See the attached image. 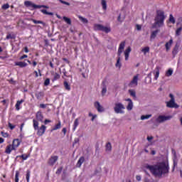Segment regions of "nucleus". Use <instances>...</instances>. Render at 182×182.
<instances>
[{
	"mask_svg": "<svg viewBox=\"0 0 182 182\" xmlns=\"http://www.w3.org/2000/svg\"><path fill=\"white\" fill-rule=\"evenodd\" d=\"M144 168L149 170L154 176H156L157 177H161V176L168 174L170 170L168 162L167 161L159 162L155 165L145 164Z\"/></svg>",
	"mask_w": 182,
	"mask_h": 182,
	"instance_id": "nucleus-1",
	"label": "nucleus"
},
{
	"mask_svg": "<svg viewBox=\"0 0 182 182\" xmlns=\"http://www.w3.org/2000/svg\"><path fill=\"white\" fill-rule=\"evenodd\" d=\"M164 19H166V16L164 15V11H158L156 12V16L155 17V22L154 23L152 28H161L164 26Z\"/></svg>",
	"mask_w": 182,
	"mask_h": 182,
	"instance_id": "nucleus-2",
	"label": "nucleus"
},
{
	"mask_svg": "<svg viewBox=\"0 0 182 182\" xmlns=\"http://www.w3.org/2000/svg\"><path fill=\"white\" fill-rule=\"evenodd\" d=\"M124 105L122 102H115L114 107V112L117 113V114H124Z\"/></svg>",
	"mask_w": 182,
	"mask_h": 182,
	"instance_id": "nucleus-3",
	"label": "nucleus"
},
{
	"mask_svg": "<svg viewBox=\"0 0 182 182\" xmlns=\"http://www.w3.org/2000/svg\"><path fill=\"white\" fill-rule=\"evenodd\" d=\"M24 5L25 6H26L27 8H31V11H33V9H39L41 8H49L47 6L45 5H36L35 4H33L32 1H26L24 2Z\"/></svg>",
	"mask_w": 182,
	"mask_h": 182,
	"instance_id": "nucleus-4",
	"label": "nucleus"
},
{
	"mask_svg": "<svg viewBox=\"0 0 182 182\" xmlns=\"http://www.w3.org/2000/svg\"><path fill=\"white\" fill-rule=\"evenodd\" d=\"M126 46V42L122 41L119 46L118 51H117V59L122 60L123 59V56L122 53L124 52V47Z\"/></svg>",
	"mask_w": 182,
	"mask_h": 182,
	"instance_id": "nucleus-5",
	"label": "nucleus"
},
{
	"mask_svg": "<svg viewBox=\"0 0 182 182\" xmlns=\"http://www.w3.org/2000/svg\"><path fill=\"white\" fill-rule=\"evenodd\" d=\"M169 97H171V100L169 102H166V106L167 107H175L176 109H177V107H178V105H177V104H176L175 100H174V95H173V94H170Z\"/></svg>",
	"mask_w": 182,
	"mask_h": 182,
	"instance_id": "nucleus-6",
	"label": "nucleus"
},
{
	"mask_svg": "<svg viewBox=\"0 0 182 182\" xmlns=\"http://www.w3.org/2000/svg\"><path fill=\"white\" fill-rule=\"evenodd\" d=\"M173 119L172 116H164V115H159L156 119V123H164V122H167V120H171Z\"/></svg>",
	"mask_w": 182,
	"mask_h": 182,
	"instance_id": "nucleus-7",
	"label": "nucleus"
},
{
	"mask_svg": "<svg viewBox=\"0 0 182 182\" xmlns=\"http://www.w3.org/2000/svg\"><path fill=\"white\" fill-rule=\"evenodd\" d=\"M139 74L135 75L129 83V87H136L139 85Z\"/></svg>",
	"mask_w": 182,
	"mask_h": 182,
	"instance_id": "nucleus-8",
	"label": "nucleus"
},
{
	"mask_svg": "<svg viewBox=\"0 0 182 182\" xmlns=\"http://www.w3.org/2000/svg\"><path fill=\"white\" fill-rule=\"evenodd\" d=\"M37 130L38 136H43V134H45V132H46V127L45 125H41V127Z\"/></svg>",
	"mask_w": 182,
	"mask_h": 182,
	"instance_id": "nucleus-9",
	"label": "nucleus"
},
{
	"mask_svg": "<svg viewBox=\"0 0 182 182\" xmlns=\"http://www.w3.org/2000/svg\"><path fill=\"white\" fill-rule=\"evenodd\" d=\"M125 102H128L127 109L129 112L130 110H133V101H132V99L130 98L125 99Z\"/></svg>",
	"mask_w": 182,
	"mask_h": 182,
	"instance_id": "nucleus-10",
	"label": "nucleus"
},
{
	"mask_svg": "<svg viewBox=\"0 0 182 182\" xmlns=\"http://www.w3.org/2000/svg\"><path fill=\"white\" fill-rule=\"evenodd\" d=\"M58 157L57 156H51L48 160L49 166H53L58 161Z\"/></svg>",
	"mask_w": 182,
	"mask_h": 182,
	"instance_id": "nucleus-11",
	"label": "nucleus"
},
{
	"mask_svg": "<svg viewBox=\"0 0 182 182\" xmlns=\"http://www.w3.org/2000/svg\"><path fill=\"white\" fill-rule=\"evenodd\" d=\"M13 150H15V149L12 146V144H9L6 146L4 153H6V154H11Z\"/></svg>",
	"mask_w": 182,
	"mask_h": 182,
	"instance_id": "nucleus-12",
	"label": "nucleus"
},
{
	"mask_svg": "<svg viewBox=\"0 0 182 182\" xmlns=\"http://www.w3.org/2000/svg\"><path fill=\"white\" fill-rule=\"evenodd\" d=\"M20 145L21 141L18 139L13 140L11 146H13V148H14L15 150H16V149L18 148Z\"/></svg>",
	"mask_w": 182,
	"mask_h": 182,
	"instance_id": "nucleus-13",
	"label": "nucleus"
},
{
	"mask_svg": "<svg viewBox=\"0 0 182 182\" xmlns=\"http://www.w3.org/2000/svg\"><path fill=\"white\" fill-rule=\"evenodd\" d=\"M130 52H132V48L128 47L124 52L125 56V60H129V56L130 55Z\"/></svg>",
	"mask_w": 182,
	"mask_h": 182,
	"instance_id": "nucleus-14",
	"label": "nucleus"
},
{
	"mask_svg": "<svg viewBox=\"0 0 182 182\" xmlns=\"http://www.w3.org/2000/svg\"><path fill=\"white\" fill-rule=\"evenodd\" d=\"M95 107H96L97 112H105V108L102 105H100V102H97L95 103Z\"/></svg>",
	"mask_w": 182,
	"mask_h": 182,
	"instance_id": "nucleus-15",
	"label": "nucleus"
},
{
	"mask_svg": "<svg viewBox=\"0 0 182 182\" xmlns=\"http://www.w3.org/2000/svg\"><path fill=\"white\" fill-rule=\"evenodd\" d=\"M154 80H157L159 79V76H160V68L156 67L154 71Z\"/></svg>",
	"mask_w": 182,
	"mask_h": 182,
	"instance_id": "nucleus-16",
	"label": "nucleus"
},
{
	"mask_svg": "<svg viewBox=\"0 0 182 182\" xmlns=\"http://www.w3.org/2000/svg\"><path fill=\"white\" fill-rule=\"evenodd\" d=\"M171 45H173V39L169 40V41L165 44L166 52H168V50L171 49Z\"/></svg>",
	"mask_w": 182,
	"mask_h": 182,
	"instance_id": "nucleus-17",
	"label": "nucleus"
},
{
	"mask_svg": "<svg viewBox=\"0 0 182 182\" xmlns=\"http://www.w3.org/2000/svg\"><path fill=\"white\" fill-rule=\"evenodd\" d=\"M159 32H160V30L157 29L151 33V36H150L151 41H153V39H156V36H157Z\"/></svg>",
	"mask_w": 182,
	"mask_h": 182,
	"instance_id": "nucleus-18",
	"label": "nucleus"
},
{
	"mask_svg": "<svg viewBox=\"0 0 182 182\" xmlns=\"http://www.w3.org/2000/svg\"><path fill=\"white\" fill-rule=\"evenodd\" d=\"M63 86H64L65 90H67V92H70V90H71L70 84H69V82H68V81L65 80L63 82Z\"/></svg>",
	"mask_w": 182,
	"mask_h": 182,
	"instance_id": "nucleus-19",
	"label": "nucleus"
},
{
	"mask_svg": "<svg viewBox=\"0 0 182 182\" xmlns=\"http://www.w3.org/2000/svg\"><path fill=\"white\" fill-rule=\"evenodd\" d=\"M15 65L16 66H19V68H26V66H28V63L22 61L16 62Z\"/></svg>",
	"mask_w": 182,
	"mask_h": 182,
	"instance_id": "nucleus-20",
	"label": "nucleus"
},
{
	"mask_svg": "<svg viewBox=\"0 0 182 182\" xmlns=\"http://www.w3.org/2000/svg\"><path fill=\"white\" fill-rule=\"evenodd\" d=\"M25 102V100H21L17 101L15 107L16 110H21V105H22Z\"/></svg>",
	"mask_w": 182,
	"mask_h": 182,
	"instance_id": "nucleus-21",
	"label": "nucleus"
},
{
	"mask_svg": "<svg viewBox=\"0 0 182 182\" xmlns=\"http://www.w3.org/2000/svg\"><path fill=\"white\" fill-rule=\"evenodd\" d=\"M93 28H94V31H102L103 28V25L95 23L94 24Z\"/></svg>",
	"mask_w": 182,
	"mask_h": 182,
	"instance_id": "nucleus-22",
	"label": "nucleus"
},
{
	"mask_svg": "<svg viewBox=\"0 0 182 182\" xmlns=\"http://www.w3.org/2000/svg\"><path fill=\"white\" fill-rule=\"evenodd\" d=\"M85 163V157L82 156L79 159L77 163V167H81L82 164Z\"/></svg>",
	"mask_w": 182,
	"mask_h": 182,
	"instance_id": "nucleus-23",
	"label": "nucleus"
},
{
	"mask_svg": "<svg viewBox=\"0 0 182 182\" xmlns=\"http://www.w3.org/2000/svg\"><path fill=\"white\" fill-rule=\"evenodd\" d=\"M101 5L102 6L103 11H107V1H106V0H101Z\"/></svg>",
	"mask_w": 182,
	"mask_h": 182,
	"instance_id": "nucleus-24",
	"label": "nucleus"
},
{
	"mask_svg": "<svg viewBox=\"0 0 182 182\" xmlns=\"http://www.w3.org/2000/svg\"><path fill=\"white\" fill-rule=\"evenodd\" d=\"M78 126H79V119H75V120L74 121V124L73 125V132L76 130Z\"/></svg>",
	"mask_w": 182,
	"mask_h": 182,
	"instance_id": "nucleus-25",
	"label": "nucleus"
},
{
	"mask_svg": "<svg viewBox=\"0 0 182 182\" xmlns=\"http://www.w3.org/2000/svg\"><path fill=\"white\" fill-rule=\"evenodd\" d=\"M59 79H60V75H59L58 73H53L52 82H56V80H59Z\"/></svg>",
	"mask_w": 182,
	"mask_h": 182,
	"instance_id": "nucleus-26",
	"label": "nucleus"
},
{
	"mask_svg": "<svg viewBox=\"0 0 182 182\" xmlns=\"http://www.w3.org/2000/svg\"><path fill=\"white\" fill-rule=\"evenodd\" d=\"M111 31L112 29L110 28V27L102 26V32H105V33H109V32H110Z\"/></svg>",
	"mask_w": 182,
	"mask_h": 182,
	"instance_id": "nucleus-27",
	"label": "nucleus"
},
{
	"mask_svg": "<svg viewBox=\"0 0 182 182\" xmlns=\"http://www.w3.org/2000/svg\"><path fill=\"white\" fill-rule=\"evenodd\" d=\"M36 119H38L40 122H42V120H43V116L42 115V112H38L36 113Z\"/></svg>",
	"mask_w": 182,
	"mask_h": 182,
	"instance_id": "nucleus-28",
	"label": "nucleus"
},
{
	"mask_svg": "<svg viewBox=\"0 0 182 182\" xmlns=\"http://www.w3.org/2000/svg\"><path fill=\"white\" fill-rule=\"evenodd\" d=\"M33 126L34 128V130H37L39 129V122H38V121H36V119L33 120Z\"/></svg>",
	"mask_w": 182,
	"mask_h": 182,
	"instance_id": "nucleus-29",
	"label": "nucleus"
},
{
	"mask_svg": "<svg viewBox=\"0 0 182 182\" xmlns=\"http://www.w3.org/2000/svg\"><path fill=\"white\" fill-rule=\"evenodd\" d=\"M178 53V46H176L172 51V55L173 56H176V55H177Z\"/></svg>",
	"mask_w": 182,
	"mask_h": 182,
	"instance_id": "nucleus-30",
	"label": "nucleus"
},
{
	"mask_svg": "<svg viewBox=\"0 0 182 182\" xmlns=\"http://www.w3.org/2000/svg\"><path fill=\"white\" fill-rule=\"evenodd\" d=\"M63 21H65V22L66 23H68V25H72V20H70V18H69L66 16H63Z\"/></svg>",
	"mask_w": 182,
	"mask_h": 182,
	"instance_id": "nucleus-31",
	"label": "nucleus"
},
{
	"mask_svg": "<svg viewBox=\"0 0 182 182\" xmlns=\"http://www.w3.org/2000/svg\"><path fill=\"white\" fill-rule=\"evenodd\" d=\"M43 96H45L43 92H38L36 93V97L37 99H41V97H43Z\"/></svg>",
	"mask_w": 182,
	"mask_h": 182,
	"instance_id": "nucleus-32",
	"label": "nucleus"
},
{
	"mask_svg": "<svg viewBox=\"0 0 182 182\" xmlns=\"http://www.w3.org/2000/svg\"><path fill=\"white\" fill-rule=\"evenodd\" d=\"M60 127H61V123H60V121H59L58 123L55 124V126L53 128L52 132L55 130H58V129H60Z\"/></svg>",
	"mask_w": 182,
	"mask_h": 182,
	"instance_id": "nucleus-33",
	"label": "nucleus"
},
{
	"mask_svg": "<svg viewBox=\"0 0 182 182\" xmlns=\"http://www.w3.org/2000/svg\"><path fill=\"white\" fill-rule=\"evenodd\" d=\"M169 22H171V23H176V18H174V16H173V14H170L169 15Z\"/></svg>",
	"mask_w": 182,
	"mask_h": 182,
	"instance_id": "nucleus-34",
	"label": "nucleus"
},
{
	"mask_svg": "<svg viewBox=\"0 0 182 182\" xmlns=\"http://www.w3.org/2000/svg\"><path fill=\"white\" fill-rule=\"evenodd\" d=\"M129 93L130 96L134 97V99H136V91H134V90H129Z\"/></svg>",
	"mask_w": 182,
	"mask_h": 182,
	"instance_id": "nucleus-35",
	"label": "nucleus"
},
{
	"mask_svg": "<svg viewBox=\"0 0 182 182\" xmlns=\"http://www.w3.org/2000/svg\"><path fill=\"white\" fill-rule=\"evenodd\" d=\"M141 52H143V53L146 55V53H149L150 52V48L144 47V48H142Z\"/></svg>",
	"mask_w": 182,
	"mask_h": 182,
	"instance_id": "nucleus-36",
	"label": "nucleus"
},
{
	"mask_svg": "<svg viewBox=\"0 0 182 182\" xmlns=\"http://www.w3.org/2000/svg\"><path fill=\"white\" fill-rule=\"evenodd\" d=\"M171 75H173V69L169 68L166 72V76H167L168 77L171 76Z\"/></svg>",
	"mask_w": 182,
	"mask_h": 182,
	"instance_id": "nucleus-37",
	"label": "nucleus"
},
{
	"mask_svg": "<svg viewBox=\"0 0 182 182\" xmlns=\"http://www.w3.org/2000/svg\"><path fill=\"white\" fill-rule=\"evenodd\" d=\"M106 151H112V144L110 142L106 144Z\"/></svg>",
	"mask_w": 182,
	"mask_h": 182,
	"instance_id": "nucleus-38",
	"label": "nucleus"
},
{
	"mask_svg": "<svg viewBox=\"0 0 182 182\" xmlns=\"http://www.w3.org/2000/svg\"><path fill=\"white\" fill-rule=\"evenodd\" d=\"M26 178V181L29 182V178H31V171L30 170H27Z\"/></svg>",
	"mask_w": 182,
	"mask_h": 182,
	"instance_id": "nucleus-39",
	"label": "nucleus"
},
{
	"mask_svg": "<svg viewBox=\"0 0 182 182\" xmlns=\"http://www.w3.org/2000/svg\"><path fill=\"white\" fill-rule=\"evenodd\" d=\"M78 18L80 19L82 23H87V22H89L86 18L82 17L81 16H78Z\"/></svg>",
	"mask_w": 182,
	"mask_h": 182,
	"instance_id": "nucleus-40",
	"label": "nucleus"
},
{
	"mask_svg": "<svg viewBox=\"0 0 182 182\" xmlns=\"http://www.w3.org/2000/svg\"><path fill=\"white\" fill-rule=\"evenodd\" d=\"M151 117V114L142 115L141 117V120H146L147 119H150Z\"/></svg>",
	"mask_w": 182,
	"mask_h": 182,
	"instance_id": "nucleus-41",
	"label": "nucleus"
},
{
	"mask_svg": "<svg viewBox=\"0 0 182 182\" xmlns=\"http://www.w3.org/2000/svg\"><path fill=\"white\" fill-rule=\"evenodd\" d=\"M181 31H182V28L181 27H180V28L176 29V36H180L181 35Z\"/></svg>",
	"mask_w": 182,
	"mask_h": 182,
	"instance_id": "nucleus-42",
	"label": "nucleus"
},
{
	"mask_svg": "<svg viewBox=\"0 0 182 182\" xmlns=\"http://www.w3.org/2000/svg\"><path fill=\"white\" fill-rule=\"evenodd\" d=\"M41 12H42V14H44V15H50V16L53 15V13L48 12V11H46V9H42Z\"/></svg>",
	"mask_w": 182,
	"mask_h": 182,
	"instance_id": "nucleus-43",
	"label": "nucleus"
},
{
	"mask_svg": "<svg viewBox=\"0 0 182 182\" xmlns=\"http://www.w3.org/2000/svg\"><path fill=\"white\" fill-rule=\"evenodd\" d=\"M122 60L117 59V63L115 64L116 68H118L119 69H120V68H122V63H120Z\"/></svg>",
	"mask_w": 182,
	"mask_h": 182,
	"instance_id": "nucleus-44",
	"label": "nucleus"
},
{
	"mask_svg": "<svg viewBox=\"0 0 182 182\" xmlns=\"http://www.w3.org/2000/svg\"><path fill=\"white\" fill-rule=\"evenodd\" d=\"M18 157H21L23 160H28V158L29 157V156L26 154H22L21 156H16L17 159Z\"/></svg>",
	"mask_w": 182,
	"mask_h": 182,
	"instance_id": "nucleus-45",
	"label": "nucleus"
},
{
	"mask_svg": "<svg viewBox=\"0 0 182 182\" xmlns=\"http://www.w3.org/2000/svg\"><path fill=\"white\" fill-rule=\"evenodd\" d=\"M15 182H19V171H16Z\"/></svg>",
	"mask_w": 182,
	"mask_h": 182,
	"instance_id": "nucleus-46",
	"label": "nucleus"
},
{
	"mask_svg": "<svg viewBox=\"0 0 182 182\" xmlns=\"http://www.w3.org/2000/svg\"><path fill=\"white\" fill-rule=\"evenodd\" d=\"M50 85V79L46 78L44 81V86H49Z\"/></svg>",
	"mask_w": 182,
	"mask_h": 182,
	"instance_id": "nucleus-47",
	"label": "nucleus"
},
{
	"mask_svg": "<svg viewBox=\"0 0 182 182\" xmlns=\"http://www.w3.org/2000/svg\"><path fill=\"white\" fill-rule=\"evenodd\" d=\"M6 39H15V36L14 34H8Z\"/></svg>",
	"mask_w": 182,
	"mask_h": 182,
	"instance_id": "nucleus-48",
	"label": "nucleus"
},
{
	"mask_svg": "<svg viewBox=\"0 0 182 182\" xmlns=\"http://www.w3.org/2000/svg\"><path fill=\"white\" fill-rule=\"evenodd\" d=\"M32 21H33V23H36V24L41 23V25H45L43 21H36L35 19H33Z\"/></svg>",
	"mask_w": 182,
	"mask_h": 182,
	"instance_id": "nucleus-49",
	"label": "nucleus"
},
{
	"mask_svg": "<svg viewBox=\"0 0 182 182\" xmlns=\"http://www.w3.org/2000/svg\"><path fill=\"white\" fill-rule=\"evenodd\" d=\"M59 2H60V4H63L64 5H67L68 6H70L69 2L65 1L63 0H59Z\"/></svg>",
	"mask_w": 182,
	"mask_h": 182,
	"instance_id": "nucleus-50",
	"label": "nucleus"
},
{
	"mask_svg": "<svg viewBox=\"0 0 182 182\" xmlns=\"http://www.w3.org/2000/svg\"><path fill=\"white\" fill-rule=\"evenodd\" d=\"M107 92V89H106V87H104L102 90V96H105L106 95V92Z\"/></svg>",
	"mask_w": 182,
	"mask_h": 182,
	"instance_id": "nucleus-51",
	"label": "nucleus"
},
{
	"mask_svg": "<svg viewBox=\"0 0 182 182\" xmlns=\"http://www.w3.org/2000/svg\"><path fill=\"white\" fill-rule=\"evenodd\" d=\"M9 8V4H6L2 6V9H8Z\"/></svg>",
	"mask_w": 182,
	"mask_h": 182,
	"instance_id": "nucleus-52",
	"label": "nucleus"
},
{
	"mask_svg": "<svg viewBox=\"0 0 182 182\" xmlns=\"http://www.w3.org/2000/svg\"><path fill=\"white\" fill-rule=\"evenodd\" d=\"M9 127L11 129V130H14L15 129V125H13L11 123H9Z\"/></svg>",
	"mask_w": 182,
	"mask_h": 182,
	"instance_id": "nucleus-53",
	"label": "nucleus"
},
{
	"mask_svg": "<svg viewBox=\"0 0 182 182\" xmlns=\"http://www.w3.org/2000/svg\"><path fill=\"white\" fill-rule=\"evenodd\" d=\"M63 75L64 76H65L66 77H71L72 79V75H68V74L66 73V71L64 70L63 71Z\"/></svg>",
	"mask_w": 182,
	"mask_h": 182,
	"instance_id": "nucleus-54",
	"label": "nucleus"
},
{
	"mask_svg": "<svg viewBox=\"0 0 182 182\" xmlns=\"http://www.w3.org/2000/svg\"><path fill=\"white\" fill-rule=\"evenodd\" d=\"M1 136L3 137H8V133H6V132H1Z\"/></svg>",
	"mask_w": 182,
	"mask_h": 182,
	"instance_id": "nucleus-55",
	"label": "nucleus"
},
{
	"mask_svg": "<svg viewBox=\"0 0 182 182\" xmlns=\"http://www.w3.org/2000/svg\"><path fill=\"white\" fill-rule=\"evenodd\" d=\"M136 30H137V31H141V26L137 24V25L136 26Z\"/></svg>",
	"mask_w": 182,
	"mask_h": 182,
	"instance_id": "nucleus-56",
	"label": "nucleus"
},
{
	"mask_svg": "<svg viewBox=\"0 0 182 182\" xmlns=\"http://www.w3.org/2000/svg\"><path fill=\"white\" fill-rule=\"evenodd\" d=\"M28 58V55H23V56L20 57V60H23V59H25Z\"/></svg>",
	"mask_w": 182,
	"mask_h": 182,
	"instance_id": "nucleus-57",
	"label": "nucleus"
},
{
	"mask_svg": "<svg viewBox=\"0 0 182 182\" xmlns=\"http://www.w3.org/2000/svg\"><path fill=\"white\" fill-rule=\"evenodd\" d=\"M60 173H62V168H60L57 170L56 174H60Z\"/></svg>",
	"mask_w": 182,
	"mask_h": 182,
	"instance_id": "nucleus-58",
	"label": "nucleus"
},
{
	"mask_svg": "<svg viewBox=\"0 0 182 182\" xmlns=\"http://www.w3.org/2000/svg\"><path fill=\"white\" fill-rule=\"evenodd\" d=\"M40 107H41V109H45V108L46 107V105H45V104H41V105H40Z\"/></svg>",
	"mask_w": 182,
	"mask_h": 182,
	"instance_id": "nucleus-59",
	"label": "nucleus"
},
{
	"mask_svg": "<svg viewBox=\"0 0 182 182\" xmlns=\"http://www.w3.org/2000/svg\"><path fill=\"white\" fill-rule=\"evenodd\" d=\"M24 52H25L26 53H29V49L28 48V47H25V48H24Z\"/></svg>",
	"mask_w": 182,
	"mask_h": 182,
	"instance_id": "nucleus-60",
	"label": "nucleus"
},
{
	"mask_svg": "<svg viewBox=\"0 0 182 182\" xmlns=\"http://www.w3.org/2000/svg\"><path fill=\"white\" fill-rule=\"evenodd\" d=\"M136 180H137V181H140L141 180V176H136Z\"/></svg>",
	"mask_w": 182,
	"mask_h": 182,
	"instance_id": "nucleus-61",
	"label": "nucleus"
},
{
	"mask_svg": "<svg viewBox=\"0 0 182 182\" xmlns=\"http://www.w3.org/2000/svg\"><path fill=\"white\" fill-rule=\"evenodd\" d=\"M52 121H50V120H49V119H46L45 121H44V123H45V124H48V123H50Z\"/></svg>",
	"mask_w": 182,
	"mask_h": 182,
	"instance_id": "nucleus-62",
	"label": "nucleus"
},
{
	"mask_svg": "<svg viewBox=\"0 0 182 182\" xmlns=\"http://www.w3.org/2000/svg\"><path fill=\"white\" fill-rule=\"evenodd\" d=\"M148 141H151L153 140V136H147Z\"/></svg>",
	"mask_w": 182,
	"mask_h": 182,
	"instance_id": "nucleus-63",
	"label": "nucleus"
},
{
	"mask_svg": "<svg viewBox=\"0 0 182 182\" xmlns=\"http://www.w3.org/2000/svg\"><path fill=\"white\" fill-rule=\"evenodd\" d=\"M33 73L35 74L36 77H38L39 73H38V71H34Z\"/></svg>",
	"mask_w": 182,
	"mask_h": 182,
	"instance_id": "nucleus-64",
	"label": "nucleus"
}]
</instances>
